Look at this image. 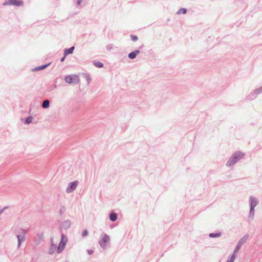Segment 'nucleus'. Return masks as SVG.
I'll list each match as a JSON object with an SVG mask.
<instances>
[{"mask_svg":"<svg viewBox=\"0 0 262 262\" xmlns=\"http://www.w3.org/2000/svg\"><path fill=\"white\" fill-rule=\"evenodd\" d=\"M243 155L241 151L234 152L227 162L226 166L228 167L233 166L243 158Z\"/></svg>","mask_w":262,"mask_h":262,"instance_id":"1","label":"nucleus"},{"mask_svg":"<svg viewBox=\"0 0 262 262\" xmlns=\"http://www.w3.org/2000/svg\"><path fill=\"white\" fill-rule=\"evenodd\" d=\"M101 237L98 243L102 249H105L107 248L106 244L110 242V237L107 234L103 233L101 235Z\"/></svg>","mask_w":262,"mask_h":262,"instance_id":"2","label":"nucleus"},{"mask_svg":"<svg viewBox=\"0 0 262 262\" xmlns=\"http://www.w3.org/2000/svg\"><path fill=\"white\" fill-rule=\"evenodd\" d=\"M64 80L68 83L77 84L79 82V77L76 75H70L66 76Z\"/></svg>","mask_w":262,"mask_h":262,"instance_id":"3","label":"nucleus"},{"mask_svg":"<svg viewBox=\"0 0 262 262\" xmlns=\"http://www.w3.org/2000/svg\"><path fill=\"white\" fill-rule=\"evenodd\" d=\"M249 237L248 234L245 235L242 238H241L238 242L235 249L234 253H237L241 248L242 245L246 242L247 239Z\"/></svg>","mask_w":262,"mask_h":262,"instance_id":"4","label":"nucleus"},{"mask_svg":"<svg viewBox=\"0 0 262 262\" xmlns=\"http://www.w3.org/2000/svg\"><path fill=\"white\" fill-rule=\"evenodd\" d=\"M78 181L77 180L70 183L66 189V192L68 193L73 192L76 189V187L78 186Z\"/></svg>","mask_w":262,"mask_h":262,"instance_id":"5","label":"nucleus"},{"mask_svg":"<svg viewBox=\"0 0 262 262\" xmlns=\"http://www.w3.org/2000/svg\"><path fill=\"white\" fill-rule=\"evenodd\" d=\"M23 5V2L21 0H8L4 2L3 6L14 5L16 6H21Z\"/></svg>","mask_w":262,"mask_h":262,"instance_id":"6","label":"nucleus"},{"mask_svg":"<svg viewBox=\"0 0 262 262\" xmlns=\"http://www.w3.org/2000/svg\"><path fill=\"white\" fill-rule=\"evenodd\" d=\"M262 93V86L258 89L254 90L253 93H251L247 96L248 99L253 100L258 95Z\"/></svg>","mask_w":262,"mask_h":262,"instance_id":"7","label":"nucleus"},{"mask_svg":"<svg viewBox=\"0 0 262 262\" xmlns=\"http://www.w3.org/2000/svg\"><path fill=\"white\" fill-rule=\"evenodd\" d=\"M71 225V221L69 220H65L60 223V227L61 229H68L70 228Z\"/></svg>","mask_w":262,"mask_h":262,"instance_id":"8","label":"nucleus"},{"mask_svg":"<svg viewBox=\"0 0 262 262\" xmlns=\"http://www.w3.org/2000/svg\"><path fill=\"white\" fill-rule=\"evenodd\" d=\"M249 203L250 207L255 208L258 203V200L255 197L250 196L249 197Z\"/></svg>","mask_w":262,"mask_h":262,"instance_id":"9","label":"nucleus"},{"mask_svg":"<svg viewBox=\"0 0 262 262\" xmlns=\"http://www.w3.org/2000/svg\"><path fill=\"white\" fill-rule=\"evenodd\" d=\"M30 231V229L29 228H27L25 229L20 228L18 231H16L15 234V235H21V236H25L26 234L28 233Z\"/></svg>","mask_w":262,"mask_h":262,"instance_id":"10","label":"nucleus"},{"mask_svg":"<svg viewBox=\"0 0 262 262\" xmlns=\"http://www.w3.org/2000/svg\"><path fill=\"white\" fill-rule=\"evenodd\" d=\"M36 236L37 237L35 239H34V241L36 245H39L41 241L43 239V233L42 232L38 233L36 235Z\"/></svg>","mask_w":262,"mask_h":262,"instance_id":"11","label":"nucleus"},{"mask_svg":"<svg viewBox=\"0 0 262 262\" xmlns=\"http://www.w3.org/2000/svg\"><path fill=\"white\" fill-rule=\"evenodd\" d=\"M140 53V51L139 50H136L129 53L128 55V57L130 59H134L136 57L137 55Z\"/></svg>","mask_w":262,"mask_h":262,"instance_id":"12","label":"nucleus"},{"mask_svg":"<svg viewBox=\"0 0 262 262\" xmlns=\"http://www.w3.org/2000/svg\"><path fill=\"white\" fill-rule=\"evenodd\" d=\"M17 238V248H19L21 244L25 241V236H21V235H16Z\"/></svg>","mask_w":262,"mask_h":262,"instance_id":"13","label":"nucleus"},{"mask_svg":"<svg viewBox=\"0 0 262 262\" xmlns=\"http://www.w3.org/2000/svg\"><path fill=\"white\" fill-rule=\"evenodd\" d=\"M51 244L50 247V249H49V253L50 254H53L55 252V250H56V249L57 248L56 245H55L53 243V239L52 238H51Z\"/></svg>","mask_w":262,"mask_h":262,"instance_id":"14","label":"nucleus"},{"mask_svg":"<svg viewBox=\"0 0 262 262\" xmlns=\"http://www.w3.org/2000/svg\"><path fill=\"white\" fill-rule=\"evenodd\" d=\"M51 64V62H49L47 64H43V65H41L40 66H39V67H35V68H34L32 71H40V70H44L46 68H47L48 67H49Z\"/></svg>","mask_w":262,"mask_h":262,"instance_id":"15","label":"nucleus"},{"mask_svg":"<svg viewBox=\"0 0 262 262\" xmlns=\"http://www.w3.org/2000/svg\"><path fill=\"white\" fill-rule=\"evenodd\" d=\"M74 49L75 47L74 46H72L68 49H65L64 50L63 54H64L65 56H67L69 54H72L73 53Z\"/></svg>","mask_w":262,"mask_h":262,"instance_id":"16","label":"nucleus"},{"mask_svg":"<svg viewBox=\"0 0 262 262\" xmlns=\"http://www.w3.org/2000/svg\"><path fill=\"white\" fill-rule=\"evenodd\" d=\"M118 218L117 214L114 212H112L110 214V220L112 222H115Z\"/></svg>","mask_w":262,"mask_h":262,"instance_id":"17","label":"nucleus"},{"mask_svg":"<svg viewBox=\"0 0 262 262\" xmlns=\"http://www.w3.org/2000/svg\"><path fill=\"white\" fill-rule=\"evenodd\" d=\"M65 246H66V245H64V244H61V243H59V245L57 248V253H61L64 249Z\"/></svg>","mask_w":262,"mask_h":262,"instance_id":"18","label":"nucleus"},{"mask_svg":"<svg viewBox=\"0 0 262 262\" xmlns=\"http://www.w3.org/2000/svg\"><path fill=\"white\" fill-rule=\"evenodd\" d=\"M50 106V101L48 99H46L43 101L42 103V107L43 108H48Z\"/></svg>","mask_w":262,"mask_h":262,"instance_id":"19","label":"nucleus"},{"mask_svg":"<svg viewBox=\"0 0 262 262\" xmlns=\"http://www.w3.org/2000/svg\"><path fill=\"white\" fill-rule=\"evenodd\" d=\"M222 234L220 232L216 233H210L209 234V236L211 238L219 237L221 236Z\"/></svg>","mask_w":262,"mask_h":262,"instance_id":"20","label":"nucleus"},{"mask_svg":"<svg viewBox=\"0 0 262 262\" xmlns=\"http://www.w3.org/2000/svg\"><path fill=\"white\" fill-rule=\"evenodd\" d=\"M236 253H234V251L232 255L231 256H230V257H229V258L226 262H233L236 257Z\"/></svg>","mask_w":262,"mask_h":262,"instance_id":"21","label":"nucleus"},{"mask_svg":"<svg viewBox=\"0 0 262 262\" xmlns=\"http://www.w3.org/2000/svg\"><path fill=\"white\" fill-rule=\"evenodd\" d=\"M67 241V238L63 233H62L60 243H61V244L66 245Z\"/></svg>","mask_w":262,"mask_h":262,"instance_id":"22","label":"nucleus"},{"mask_svg":"<svg viewBox=\"0 0 262 262\" xmlns=\"http://www.w3.org/2000/svg\"><path fill=\"white\" fill-rule=\"evenodd\" d=\"M32 119H33V117L31 116L26 117L25 119V123L27 124H29L30 123H31L32 122Z\"/></svg>","mask_w":262,"mask_h":262,"instance_id":"23","label":"nucleus"},{"mask_svg":"<svg viewBox=\"0 0 262 262\" xmlns=\"http://www.w3.org/2000/svg\"><path fill=\"white\" fill-rule=\"evenodd\" d=\"M254 215V207H250V212L249 214V218H253Z\"/></svg>","mask_w":262,"mask_h":262,"instance_id":"24","label":"nucleus"},{"mask_svg":"<svg viewBox=\"0 0 262 262\" xmlns=\"http://www.w3.org/2000/svg\"><path fill=\"white\" fill-rule=\"evenodd\" d=\"M93 64L97 68H101L103 67V63L100 61H95Z\"/></svg>","mask_w":262,"mask_h":262,"instance_id":"25","label":"nucleus"},{"mask_svg":"<svg viewBox=\"0 0 262 262\" xmlns=\"http://www.w3.org/2000/svg\"><path fill=\"white\" fill-rule=\"evenodd\" d=\"M187 9L184 8H180L178 12H177V14H186L187 13Z\"/></svg>","mask_w":262,"mask_h":262,"instance_id":"26","label":"nucleus"},{"mask_svg":"<svg viewBox=\"0 0 262 262\" xmlns=\"http://www.w3.org/2000/svg\"><path fill=\"white\" fill-rule=\"evenodd\" d=\"M66 208L64 206H62L59 210V214L60 215H63L66 212Z\"/></svg>","mask_w":262,"mask_h":262,"instance_id":"27","label":"nucleus"},{"mask_svg":"<svg viewBox=\"0 0 262 262\" xmlns=\"http://www.w3.org/2000/svg\"><path fill=\"white\" fill-rule=\"evenodd\" d=\"M130 38H131V39H132V40L133 41H136L138 40V36H136V35H130Z\"/></svg>","mask_w":262,"mask_h":262,"instance_id":"28","label":"nucleus"},{"mask_svg":"<svg viewBox=\"0 0 262 262\" xmlns=\"http://www.w3.org/2000/svg\"><path fill=\"white\" fill-rule=\"evenodd\" d=\"M85 78L86 80L88 81V83L90 82L91 78L90 77V76L89 74H85Z\"/></svg>","mask_w":262,"mask_h":262,"instance_id":"29","label":"nucleus"},{"mask_svg":"<svg viewBox=\"0 0 262 262\" xmlns=\"http://www.w3.org/2000/svg\"><path fill=\"white\" fill-rule=\"evenodd\" d=\"M88 231L87 230H84L82 233V236L83 237H85L88 235Z\"/></svg>","mask_w":262,"mask_h":262,"instance_id":"30","label":"nucleus"},{"mask_svg":"<svg viewBox=\"0 0 262 262\" xmlns=\"http://www.w3.org/2000/svg\"><path fill=\"white\" fill-rule=\"evenodd\" d=\"M93 253H94V251L92 250H88V253L89 255L92 254Z\"/></svg>","mask_w":262,"mask_h":262,"instance_id":"31","label":"nucleus"},{"mask_svg":"<svg viewBox=\"0 0 262 262\" xmlns=\"http://www.w3.org/2000/svg\"><path fill=\"white\" fill-rule=\"evenodd\" d=\"M67 56H65L64 54H63V56L60 59V61L61 62H63L64 61L66 57Z\"/></svg>","mask_w":262,"mask_h":262,"instance_id":"32","label":"nucleus"},{"mask_svg":"<svg viewBox=\"0 0 262 262\" xmlns=\"http://www.w3.org/2000/svg\"><path fill=\"white\" fill-rule=\"evenodd\" d=\"M82 2V0H78L77 4L78 5H80Z\"/></svg>","mask_w":262,"mask_h":262,"instance_id":"33","label":"nucleus"},{"mask_svg":"<svg viewBox=\"0 0 262 262\" xmlns=\"http://www.w3.org/2000/svg\"><path fill=\"white\" fill-rule=\"evenodd\" d=\"M106 49L108 50H111L112 49V47L110 46V45H108L106 46Z\"/></svg>","mask_w":262,"mask_h":262,"instance_id":"34","label":"nucleus"},{"mask_svg":"<svg viewBox=\"0 0 262 262\" xmlns=\"http://www.w3.org/2000/svg\"><path fill=\"white\" fill-rule=\"evenodd\" d=\"M7 207H5L3 209L0 210V214H1L4 210L5 209L7 208Z\"/></svg>","mask_w":262,"mask_h":262,"instance_id":"35","label":"nucleus"}]
</instances>
